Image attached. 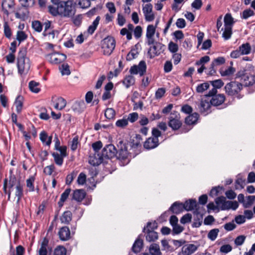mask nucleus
Here are the masks:
<instances>
[{
	"instance_id": "nucleus-1",
	"label": "nucleus",
	"mask_w": 255,
	"mask_h": 255,
	"mask_svg": "<svg viewBox=\"0 0 255 255\" xmlns=\"http://www.w3.org/2000/svg\"><path fill=\"white\" fill-rule=\"evenodd\" d=\"M26 50L21 48L18 53L17 66L18 72L21 75L26 74L30 68L29 59L26 57Z\"/></svg>"
},
{
	"instance_id": "nucleus-2",
	"label": "nucleus",
	"mask_w": 255,
	"mask_h": 255,
	"mask_svg": "<svg viewBox=\"0 0 255 255\" xmlns=\"http://www.w3.org/2000/svg\"><path fill=\"white\" fill-rule=\"evenodd\" d=\"M60 15L65 17H71L76 12L75 3L73 0L59 2Z\"/></svg>"
},
{
	"instance_id": "nucleus-3",
	"label": "nucleus",
	"mask_w": 255,
	"mask_h": 255,
	"mask_svg": "<svg viewBox=\"0 0 255 255\" xmlns=\"http://www.w3.org/2000/svg\"><path fill=\"white\" fill-rule=\"evenodd\" d=\"M199 206L196 202L195 200L191 199L188 201L185 202L184 204V209L187 211L193 210L196 209L194 213L196 214V218L199 220V223H194L195 227H197L201 225L203 219V213L199 210L197 207Z\"/></svg>"
},
{
	"instance_id": "nucleus-4",
	"label": "nucleus",
	"mask_w": 255,
	"mask_h": 255,
	"mask_svg": "<svg viewBox=\"0 0 255 255\" xmlns=\"http://www.w3.org/2000/svg\"><path fill=\"white\" fill-rule=\"evenodd\" d=\"M116 42L112 37L108 36L104 38L102 41V48L103 54L105 55H110L115 49Z\"/></svg>"
},
{
	"instance_id": "nucleus-5",
	"label": "nucleus",
	"mask_w": 255,
	"mask_h": 255,
	"mask_svg": "<svg viewBox=\"0 0 255 255\" xmlns=\"http://www.w3.org/2000/svg\"><path fill=\"white\" fill-rule=\"evenodd\" d=\"M168 119V126L173 130H177L181 127L182 124L180 120V114L177 112H171Z\"/></svg>"
},
{
	"instance_id": "nucleus-6",
	"label": "nucleus",
	"mask_w": 255,
	"mask_h": 255,
	"mask_svg": "<svg viewBox=\"0 0 255 255\" xmlns=\"http://www.w3.org/2000/svg\"><path fill=\"white\" fill-rule=\"evenodd\" d=\"M243 88V85L238 82H231L225 87L226 93L230 96L238 95Z\"/></svg>"
},
{
	"instance_id": "nucleus-7",
	"label": "nucleus",
	"mask_w": 255,
	"mask_h": 255,
	"mask_svg": "<svg viewBox=\"0 0 255 255\" xmlns=\"http://www.w3.org/2000/svg\"><path fill=\"white\" fill-rule=\"evenodd\" d=\"M146 71V64L144 61L142 60L139 62L137 65H133L131 67L129 72L131 74H139L140 76H143Z\"/></svg>"
},
{
	"instance_id": "nucleus-8",
	"label": "nucleus",
	"mask_w": 255,
	"mask_h": 255,
	"mask_svg": "<svg viewBox=\"0 0 255 255\" xmlns=\"http://www.w3.org/2000/svg\"><path fill=\"white\" fill-rule=\"evenodd\" d=\"M153 44V45L151 46L148 51V54L150 58L159 55L164 51L165 48V46L159 42L154 43Z\"/></svg>"
},
{
	"instance_id": "nucleus-9",
	"label": "nucleus",
	"mask_w": 255,
	"mask_h": 255,
	"mask_svg": "<svg viewBox=\"0 0 255 255\" xmlns=\"http://www.w3.org/2000/svg\"><path fill=\"white\" fill-rule=\"evenodd\" d=\"M118 153L117 150L113 144L106 145L102 150L101 155L103 158H112Z\"/></svg>"
},
{
	"instance_id": "nucleus-10",
	"label": "nucleus",
	"mask_w": 255,
	"mask_h": 255,
	"mask_svg": "<svg viewBox=\"0 0 255 255\" xmlns=\"http://www.w3.org/2000/svg\"><path fill=\"white\" fill-rule=\"evenodd\" d=\"M154 223H148L146 226V229L145 228L143 229L144 232L146 231V240L149 242H154L158 239L157 233L153 231L152 229L153 227H151L152 225H154Z\"/></svg>"
},
{
	"instance_id": "nucleus-11",
	"label": "nucleus",
	"mask_w": 255,
	"mask_h": 255,
	"mask_svg": "<svg viewBox=\"0 0 255 255\" xmlns=\"http://www.w3.org/2000/svg\"><path fill=\"white\" fill-rule=\"evenodd\" d=\"M49 61L54 64L60 63L66 59V55L59 53H54L47 56Z\"/></svg>"
},
{
	"instance_id": "nucleus-12",
	"label": "nucleus",
	"mask_w": 255,
	"mask_h": 255,
	"mask_svg": "<svg viewBox=\"0 0 255 255\" xmlns=\"http://www.w3.org/2000/svg\"><path fill=\"white\" fill-rule=\"evenodd\" d=\"M142 11L146 21L150 22L154 19L155 16L152 11V5L151 3L143 5Z\"/></svg>"
},
{
	"instance_id": "nucleus-13",
	"label": "nucleus",
	"mask_w": 255,
	"mask_h": 255,
	"mask_svg": "<svg viewBox=\"0 0 255 255\" xmlns=\"http://www.w3.org/2000/svg\"><path fill=\"white\" fill-rule=\"evenodd\" d=\"M156 26L152 24L148 25L146 28V43L148 45H152L154 43V35L155 33Z\"/></svg>"
},
{
	"instance_id": "nucleus-14",
	"label": "nucleus",
	"mask_w": 255,
	"mask_h": 255,
	"mask_svg": "<svg viewBox=\"0 0 255 255\" xmlns=\"http://www.w3.org/2000/svg\"><path fill=\"white\" fill-rule=\"evenodd\" d=\"M11 194L14 195L17 198V202H18L23 195V186L21 184L16 185L9 190L8 198L10 197Z\"/></svg>"
},
{
	"instance_id": "nucleus-15",
	"label": "nucleus",
	"mask_w": 255,
	"mask_h": 255,
	"mask_svg": "<svg viewBox=\"0 0 255 255\" xmlns=\"http://www.w3.org/2000/svg\"><path fill=\"white\" fill-rule=\"evenodd\" d=\"M212 98L210 100L211 105L214 106H218L222 105L225 100V96L224 94H215L211 95Z\"/></svg>"
},
{
	"instance_id": "nucleus-16",
	"label": "nucleus",
	"mask_w": 255,
	"mask_h": 255,
	"mask_svg": "<svg viewBox=\"0 0 255 255\" xmlns=\"http://www.w3.org/2000/svg\"><path fill=\"white\" fill-rule=\"evenodd\" d=\"M118 147L119 148L118 157L122 159L127 158L128 156V152L126 144L121 140L118 144Z\"/></svg>"
},
{
	"instance_id": "nucleus-17",
	"label": "nucleus",
	"mask_w": 255,
	"mask_h": 255,
	"mask_svg": "<svg viewBox=\"0 0 255 255\" xmlns=\"http://www.w3.org/2000/svg\"><path fill=\"white\" fill-rule=\"evenodd\" d=\"M209 82L213 86V88L208 92V97L216 94L217 89H220L224 85V83L221 79L210 81Z\"/></svg>"
},
{
	"instance_id": "nucleus-18",
	"label": "nucleus",
	"mask_w": 255,
	"mask_h": 255,
	"mask_svg": "<svg viewBox=\"0 0 255 255\" xmlns=\"http://www.w3.org/2000/svg\"><path fill=\"white\" fill-rule=\"evenodd\" d=\"M104 161V158L102 155L99 153H95L91 155L89 157V163L93 165L97 166Z\"/></svg>"
},
{
	"instance_id": "nucleus-19",
	"label": "nucleus",
	"mask_w": 255,
	"mask_h": 255,
	"mask_svg": "<svg viewBox=\"0 0 255 255\" xmlns=\"http://www.w3.org/2000/svg\"><path fill=\"white\" fill-rule=\"evenodd\" d=\"M225 62V59L223 57H219L215 59L211 65L210 71L208 74L213 75L216 73V69L215 66L223 64Z\"/></svg>"
},
{
	"instance_id": "nucleus-20",
	"label": "nucleus",
	"mask_w": 255,
	"mask_h": 255,
	"mask_svg": "<svg viewBox=\"0 0 255 255\" xmlns=\"http://www.w3.org/2000/svg\"><path fill=\"white\" fill-rule=\"evenodd\" d=\"M197 249V247L193 244H187L182 248V253L183 255H191Z\"/></svg>"
},
{
	"instance_id": "nucleus-21",
	"label": "nucleus",
	"mask_w": 255,
	"mask_h": 255,
	"mask_svg": "<svg viewBox=\"0 0 255 255\" xmlns=\"http://www.w3.org/2000/svg\"><path fill=\"white\" fill-rule=\"evenodd\" d=\"M159 140L157 138L149 137L144 143V147L146 149H152L157 147L158 145Z\"/></svg>"
},
{
	"instance_id": "nucleus-22",
	"label": "nucleus",
	"mask_w": 255,
	"mask_h": 255,
	"mask_svg": "<svg viewBox=\"0 0 255 255\" xmlns=\"http://www.w3.org/2000/svg\"><path fill=\"white\" fill-rule=\"evenodd\" d=\"M48 243V239L44 238L40 244V248L37 251L38 255H47Z\"/></svg>"
},
{
	"instance_id": "nucleus-23",
	"label": "nucleus",
	"mask_w": 255,
	"mask_h": 255,
	"mask_svg": "<svg viewBox=\"0 0 255 255\" xmlns=\"http://www.w3.org/2000/svg\"><path fill=\"white\" fill-rule=\"evenodd\" d=\"M86 193L83 189H78L74 191L72 199L77 202H81L85 198Z\"/></svg>"
},
{
	"instance_id": "nucleus-24",
	"label": "nucleus",
	"mask_w": 255,
	"mask_h": 255,
	"mask_svg": "<svg viewBox=\"0 0 255 255\" xmlns=\"http://www.w3.org/2000/svg\"><path fill=\"white\" fill-rule=\"evenodd\" d=\"M59 236L61 240L66 241L70 237V231L67 227H64L60 229Z\"/></svg>"
},
{
	"instance_id": "nucleus-25",
	"label": "nucleus",
	"mask_w": 255,
	"mask_h": 255,
	"mask_svg": "<svg viewBox=\"0 0 255 255\" xmlns=\"http://www.w3.org/2000/svg\"><path fill=\"white\" fill-rule=\"evenodd\" d=\"M184 209V204L175 202L170 208V210L174 214H178L181 213Z\"/></svg>"
},
{
	"instance_id": "nucleus-26",
	"label": "nucleus",
	"mask_w": 255,
	"mask_h": 255,
	"mask_svg": "<svg viewBox=\"0 0 255 255\" xmlns=\"http://www.w3.org/2000/svg\"><path fill=\"white\" fill-rule=\"evenodd\" d=\"M232 28L229 27L224 26L222 27L221 31H223L222 36L225 40H229L232 35Z\"/></svg>"
},
{
	"instance_id": "nucleus-27",
	"label": "nucleus",
	"mask_w": 255,
	"mask_h": 255,
	"mask_svg": "<svg viewBox=\"0 0 255 255\" xmlns=\"http://www.w3.org/2000/svg\"><path fill=\"white\" fill-rule=\"evenodd\" d=\"M138 54V45L136 44L131 48L130 51L127 54L126 59L128 61H130L135 58Z\"/></svg>"
},
{
	"instance_id": "nucleus-28",
	"label": "nucleus",
	"mask_w": 255,
	"mask_h": 255,
	"mask_svg": "<svg viewBox=\"0 0 255 255\" xmlns=\"http://www.w3.org/2000/svg\"><path fill=\"white\" fill-rule=\"evenodd\" d=\"M224 26L233 28L235 21L231 13H227L224 18Z\"/></svg>"
},
{
	"instance_id": "nucleus-29",
	"label": "nucleus",
	"mask_w": 255,
	"mask_h": 255,
	"mask_svg": "<svg viewBox=\"0 0 255 255\" xmlns=\"http://www.w3.org/2000/svg\"><path fill=\"white\" fill-rule=\"evenodd\" d=\"M72 213L70 211H65L60 217L62 223L65 224H69L72 220Z\"/></svg>"
},
{
	"instance_id": "nucleus-30",
	"label": "nucleus",
	"mask_w": 255,
	"mask_h": 255,
	"mask_svg": "<svg viewBox=\"0 0 255 255\" xmlns=\"http://www.w3.org/2000/svg\"><path fill=\"white\" fill-rule=\"evenodd\" d=\"M143 246V241L141 240L137 239L134 242L132 250L133 253L137 254L139 253Z\"/></svg>"
},
{
	"instance_id": "nucleus-31",
	"label": "nucleus",
	"mask_w": 255,
	"mask_h": 255,
	"mask_svg": "<svg viewBox=\"0 0 255 255\" xmlns=\"http://www.w3.org/2000/svg\"><path fill=\"white\" fill-rule=\"evenodd\" d=\"M207 97V95H205L204 97L201 99V101L198 106V109L202 113H205L206 110L207 109V100L206 99Z\"/></svg>"
},
{
	"instance_id": "nucleus-32",
	"label": "nucleus",
	"mask_w": 255,
	"mask_h": 255,
	"mask_svg": "<svg viewBox=\"0 0 255 255\" xmlns=\"http://www.w3.org/2000/svg\"><path fill=\"white\" fill-rule=\"evenodd\" d=\"M52 136L48 137L45 131H43L40 134V139L41 141L46 145H50L52 141Z\"/></svg>"
},
{
	"instance_id": "nucleus-33",
	"label": "nucleus",
	"mask_w": 255,
	"mask_h": 255,
	"mask_svg": "<svg viewBox=\"0 0 255 255\" xmlns=\"http://www.w3.org/2000/svg\"><path fill=\"white\" fill-rule=\"evenodd\" d=\"M242 55H248L250 53L251 47L249 43H246L242 44L238 48Z\"/></svg>"
},
{
	"instance_id": "nucleus-34",
	"label": "nucleus",
	"mask_w": 255,
	"mask_h": 255,
	"mask_svg": "<svg viewBox=\"0 0 255 255\" xmlns=\"http://www.w3.org/2000/svg\"><path fill=\"white\" fill-rule=\"evenodd\" d=\"M135 82V79L132 75H128L123 81V84L126 86L127 88H129L130 86L133 85Z\"/></svg>"
},
{
	"instance_id": "nucleus-35",
	"label": "nucleus",
	"mask_w": 255,
	"mask_h": 255,
	"mask_svg": "<svg viewBox=\"0 0 255 255\" xmlns=\"http://www.w3.org/2000/svg\"><path fill=\"white\" fill-rule=\"evenodd\" d=\"M207 62V56L202 57L199 61L196 62V64L201 67L198 69V72L200 74L202 73L203 71L206 69L204 64Z\"/></svg>"
},
{
	"instance_id": "nucleus-36",
	"label": "nucleus",
	"mask_w": 255,
	"mask_h": 255,
	"mask_svg": "<svg viewBox=\"0 0 255 255\" xmlns=\"http://www.w3.org/2000/svg\"><path fill=\"white\" fill-rule=\"evenodd\" d=\"M198 117L199 115L196 113L190 115L185 119V123L189 125L194 124L197 122Z\"/></svg>"
},
{
	"instance_id": "nucleus-37",
	"label": "nucleus",
	"mask_w": 255,
	"mask_h": 255,
	"mask_svg": "<svg viewBox=\"0 0 255 255\" xmlns=\"http://www.w3.org/2000/svg\"><path fill=\"white\" fill-rule=\"evenodd\" d=\"M66 101L62 97L58 98L56 100V103L54 105V108L59 110H62L66 106Z\"/></svg>"
},
{
	"instance_id": "nucleus-38",
	"label": "nucleus",
	"mask_w": 255,
	"mask_h": 255,
	"mask_svg": "<svg viewBox=\"0 0 255 255\" xmlns=\"http://www.w3.org/2000/svg\"><path fill=\"white\" fill-rule=\"evenodd\" d=\"M149 253L151 255H161L160 248L156 244H152L149 247Z\"/></svg>"
},
{
	"instance_id": "nucleus-39",
	"label": "nucleus",
	"mask_w": 255,
	"mask_h": 255,
	"mask_svg": "<svg viewBox=\"0 0 255 255\" xmlns=\"http://www.w3.org/2000/svg\"><path fill=\"white\" fill-rule=\"evenodd\" d=\"M23 98L21 96H18L15 101L14 105L17 113H20L22 108Z\"/></svg>"
},
{
	"instance_id": "nucleus-40",
	"label": "nucleus",
	"mask_w": 255,
	"mask_h": 255,
	"mask_svg": "<svg viewBox=\"0 0 255 255\" xmlns=\"http://www.w3.org/2000/svg\"><path fill=\"white\" fill-rule=\"evenodd\" d=\"M100 19V17L97 16L96 18L94 20V21L93 22L92 25L89 26L88 29V32L89 34H92L94 32L95 30L97 28L98 25L99 24Z\"/></svg>"
},
{
	"instance_id": "nucleus-41",
	"label": "nucleus",
	"mask_w": 255,
	"mask_h": 255,
	"mask_svg": "<svg viewBox=\"0 0 255 255\" xmlns=\"http://www.w3.org/2000/svg\"><path fill=\"white\" fill-rule=\"evenodd\" d=\"M35 180V177L33 176H31L26 181V187L28 189L29 192H33L35 191L33 183Z\"/></svg>"
},
{
	"instance_id": "nucleus-42",
	"label": "nucleus",
	"mask_w": 255,
	"mask_h": 255,
	"mask_svg": "<svg viewBox=\"0 0 255 255\" xmlns=\"http://www.w3.org/2000/svg\"><path fill=\"white\" fill-rule=\"evenodd\" d=\"M71 192L70 189H66L61 194L60 201L58 202L59 206H62L63 203L66 201Z\"/></svg>"
},
{
	"instance_id": "nucleus-43",
	"label": "nucleus",
	"mask_w": 255,
	"mask_h": 255,
	"mask_svg": "<svg viewBox=\"0 0 255 255\" xmlns=\"http://www.w3.org/2000/svg\"><path fill=\"white\" fill-rule=\"evenodd\" d=\"M142 141L141 136L139 134H136L134 137L132 139L131 147H137L139 145H140L141 142Z\"/></svg>"
},
{
	"instance_id": "nucleus-44",
	"label": "nucleus",
	"mask_w": 255,
	"mask_h": 255,
	"mask_svg": "<svg viewBox=\"0 0 255 255\" xmlns=\"http://www.w3.org/2000/svg\"><path fill=\"white\" fill-rule=\"evenodd\" d=\"M247 201H245V204H244V207L245 208H249L254 204L255 201V196L250 195L246 197Z\"/></svg>"
},
{
	"instance_id": "nucleus-45",
	"label": "nucleus",
	"mask_w": 255,
	"mask_h": 255,
	"mask_svg": "<svg viewBox=\"0 0 255 255\" xmlns=\"http://www.w3.org/2000/svg\"><path fill=\"white\" fill-rule=\"evenodd\" d=\"M52 155L54 158L55 163L59 166H61L63 163V158L65 157L62 156L59 153L55 152L53 153Z\"/></svg>"
},
{
	"instance_id": "nucleus-46",
	"label": "nucleus",
	"mask_w": 255,
	"mask_h": 255,
	"mask_svg": "<svg viewBox=\"0 0 255 255\" xmlns=\"http://www.w3.org/2000/svg\"><path fill=\"white\" fill-rule=\"evenodd\" d=\"M219 233V230L218 229H214L208 232V238L211 241H215L217 238L218 234Z\"/></svg>"
},
{
	"instance_id": "nucleus-47",
	"label": "nucleus",
	"mask_w": 255,
	"mask_h": 255,
	"mask_svg": "<svg viewBox=\"0 0 255 255\" xmlns=\"http://www.w3.org/2000/svg\"><path fill=\"white\" fill-rule=\"evenodd\" d=\"M27 35L23 31H18L16 33V39L19 41V44L22 41L26 40Z\"/></svg>"
},
{
	"instance_id": "nucleus-48",
	"label": "nucleus",
	"mask_w": 255,
	"mask_h": 255,
	"mask_svg": "<svg viewBox=\"0 0 255 255\" xmlns=\"http://www.w3.org/2000/svg\"><path fill=\"white\" fill-rule=\"evenodd\" d=\"M39 84L34 81H30L29 83V87L30 90L35 93L39 92L40 89L38 88Z\"/></svg>"
},
{
	"instance_id": "nucleus-49",
	"label": "nucleus",
	"mask_w": 255,
	"mask_h": 255,
	"mask_svg": "<svg viewBox=\"0 0 255 255\" xmlns=\"http://www.w3.org/2000/svg\"><path fill=\"white\" fill-rule=\"evenodd\" d=\"M235 72V69L232 67H229L227 69L222 70L221 74L222 76H229L232 75Z\"/></svg>"
},
{
	"instance_id": "nucleus-50",
	"label": "nucleus",
	"mask_w": 255,
	"mask_h": 255,
	"mask_svg": "<svg viewBox=\"0 0 255 255\" xmlns=\"http://www.w3.org/2000/svg\"><path fill=\"white\" fill-rule=\"evenodd\" d=\"M20 182L19 180H18L16 179V178L14 176H11L10 177V179L9 181V184H8V188L9 190L11 188H13V187L16 186V185H18L20 184Z\"/></svg>"
},
{
	"instance_id": "nucleus-51",
	"label": "nucleus",
	"mask_w": 255,
	"mask_h": 255,
	"mask_svg": "<svg viewBox=\"0 0 255 255\" xmlns=\"http://www.w3.org/2000/svg\"><path fill=\"white\" fill-rule=\"evenodd\" d=\"M59 9V3L57 4V6L56 7L51 5H49L48 6V10L49 12L53 16L60 15V10Z\"/></svg>"
},
{
	"instance_id": "nucleus-52",
	"label": "nucleus",
	"mask_w": 255,
	"mask_h": 255,
	"mask_svg": "<svg viewBox=\"0 0 255 255\" xmlns=\"http://www.w3.org/2000/svg\"><path fill=\"white\" fill-rule=\"evenodd\" d=\"M66 250L62 246L57 247L54 251L53 255H66Z\"/></svg>"
},
{
	"instance_id": "nucleus-53",
	"label": "nucleus",
	"mask_w": 255,
	"mask_h": 255,
	"mask_svg": "<svg viewBox=\"0 0 255 255\" xmlns=\"http://www.w3.org/2000/svg\"><path fill=\"white\" fill-rule=\"evenodd\" d=\"M105 116L108 119H112L115 116V111L112 108H108L105 111Z\"/></svg>"
},
{
	"instance_id": "nucleus-54",
	"label": "nucleus",
	"mask_w": 255,
	"mask_h": 255,
	"mask_svg": "<svg viewBox=\"0 0 255 255\" xmlns=\"http://www.w3.org/2000/svg\"><path fill=\"white\" fill-rule=\"evenodd\" d=\"M3 27L4 35L9 38L11 36V31L7 21H4Z\"/></svg>"
},
{
	"instance_id": "nucleus-55",
	"label": "nucleus",
	"mask_w": 255,
	"mask_h": 255,
	"mask_svg": "<svg viewBox=\"0 0 255 255\" xmlns=\"http://www.w3.org/2000/svg\"><path fill=\"white\" fill-rule=\"evenodd\" d=\"M32 27L38 32H41L42 29V25L41 22L38 20H35L32 22Z\"/></svg>"
},
{
	"instance_id": "nucleus-56",
	"label": "nucleus",
	"mask_w": 255,
	"mask_h": 255,
	"mask_svg": "<svg viewBox=\"0 0 255 255\" xmlns=\"http://www.w3.org/2000/svg\"><path fill=\"white\" fill-rule=\"evenodd\" d=\"M254 14L255 12L253 10H251V9H247L243 11L241 17L243 19H246L249 17L254 15Z\"/></svg>"
},
{
	"instance_id": "nucleus-57",
	"label": "nucleus",
	"mask_w": 255,
	"mask_h": 255,
	"mask_svg": "<svg viewBox=\"0 0 255 255\" xmlns=\"http://www.w3.org/2000/svg\"><path fill=\"white\" fill-rule=\"evenodd\" d=\"M128 125V119L123 118L118 120L116 123L117 127L123 128Z\"/></svg>"
},
{
	"instance_id": "nucleus-58",
	"label": "nucleus",
	"mask_w": 255,
	"mask_h": 255,
	"mask_svg": "<svg viewBox=\"0 0 255 255\" xmlns=\"http://www.w3.org/2000/svg\"><path fill=\"white\" fill-rule=\"evenodd\" d=\"M226 200V198L224 196L217 197L215 199V203L218 205L219 210H221V207L223 206V205H224V202H225Z\"/></svg>"
},
{
	"instance_id": "nucleus-59",
	"label": "nucleus",
	"mask_w": 255,
	"mask_h": 255,
	"mask_svg": "<svg viewBox=\"0 0 255 255\" xmlns=\"http://www.w3.org/2000/svg\"><path fill=\"white\" fill-rule=\"evenodd\" d=\"M84 105V102H76L72 106V109L76 112H79Z\"/></svg>"
},
{
	"instance_id": "nucleus-60",
	"label": "nucleus",
	"mask_w": 255,
	"mask_h": 255,
	"mask_svg": "<svg viewBox=\"0 0 255 255\" xmlns=\"http://www.w3.org/2000/svg\"><path fill=\"white\" fill-rule=\"evenodd\" d=\"M78 5L82 8H87L91 5L89 0H78Z\"/></svg>"
},
{
	"instance_id": "nucleus-61",
	"label": "nucleus",
	"mask_w": 255,
	"mask_h": 255,
	"mask_svg": "<svg viewBox=\"0 0 255 255\" xmlns=\"http://www.w3.org/2000/svg\"><path fill=\"white\" fill-rule=\"evenodd\" d=\"M207 90V83L199 84L196 88V92L198 93H203Z\"/></svg>"
},
{
	"instance_id": "nucleus-62",
	"label": "nucleus",
	"mask_w": 255,
	"mask_h": 255,
	"mask_svg": "<svg viewBox=\"0 0 255 255\" xmlns=\"http://www.w3.org/2000/svg\"><path fill=\"white\" fill-rule=\"evenodd\" d=\"M86 180V175L83 172L80 173L78 177L77 183L80 185H83L85 183Z\"/></svg>"
},
{
	"instance_id": "nucleus-63",
	"label": "nucleus",
	"mask_w": 255,
	"mask_h": 255,
	"mask_svg": "<svg viewBox=\"0 0 255 255\" xmlns=\"http://www.w3.org/2000/svg\"><path fill=\"white\" fill-rule=\"evenodd\" d=\"M192 219V215L190 214H186L184 215L180 219V222L182 224H185L191 222Z\"/></svg>"
},
{
	"instance_id": "nucleus-64",
	"label": "nucleus",
	"mask_w": 255,
	"mask_h": 255,
	"mask_svg": "<svg viewBox=\"0 0 255 255\" xmlns=\"http://www.w3.org/2000/svg\"><path fill=\"white\" fill-rule=\"evenodd\" d=\"M232 250V247L229 244L224 245L221 247L220 251L223 253H228L230 252Z\"/></svg>"
}]
</instances>
